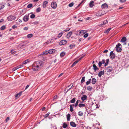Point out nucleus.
Wrapping results in <instances>:
<instances>
[{"mask_svg":"<svg viewBox=\"0 0 129 129\" xmlns=\"http://www.w3.org/2000/svg\"><path fill=\"white\" fill-rule=\"evenodd\" d=\"M44 64V62L42 61L35 62L33 64V70L35 71L39 70L42 68Z\"/></svg>","mask_w":129,"mask_h":129,"instance_id":"obj_1","label":"nucleus"},{"mask_svg":"<svg viewBox=\"0 0 129 129\" xmlns=\"http://www.w3.org/2000/svg\"><path fill=\"white\" fill-rule=\"evenodd\" d=\"M56 51V50L54 49H51L49 50L48 51H45V52L41 53L40 55H44L47 54L48 53H49L50 54H52L55 53Z\"/></svg>","mask_w":129,"mask_h":129,"instance_id":"obj_2","label":"nucleus"},{"mask_svg":"<svg viewBox=\"0 0 129 129\" xmlns=\"http://www.w3.org/2000/svg\"><path fill=\"white\" fill-rule=\"evenodd\" d=\"M121 46V44L120 43H118L116 45V51L118 52H121V48L119 47Z\"/></svg>","mask_w":129,"mask_h":129,"instance_id":"obj_3","label":"nucleus"},{"mask_svg":"<svg viewBox=\"0 0 129 129\" xmlns=\"http://www.w3.org/2000/svg\"><path fill=\"white\" fill-rule=\"evenodd\" d=\"M7 18L8 21H11L14 20L16 18V17L14 16L10 15Z\"/></svg>","mask_w":129,"mask_h":129,"instance_id":"obj_4","label":"nucleus"},{"mask_svg":"<svg viewBox=\"0 0 129 129\" xmlns=\"http://www.w3.org/2000/svg\"><path fill=\"white\" fill-rule=\"evenodd\" d=\"M51 7L53 9H55L57 7V4L55 2H52L51 5Z\"/></svg>","mask_w":129,"mask_h":129,"instance_id":"obj_5","label":"nucleus"},{"mask_svg":"<svg viewBox=\"0 0 129 129\" xmlns=\"http://www.w3.org/2000/svg\"><path fill=\"white\" fill-rule=\"evenodd\" d=\"M29 19V15H25L23 18V20L24 21L26 22Z\"/></svg>","mask_w":129,"mask_h":129,"instance_id":"obj_6","label":"nucleus"},{"mask_svg":"<svg viewBox=\"0 0 129 129\" xmlns=\"http://www.w3.org/2000/svg\"><path fill=\"white\" fill-rule=\"evenodd\" d=\"M83 57H81V58H79V59L77 60L76 61H75L74 63H73V64L71 66V67H72L73 66H75L76 64H77L79 61L81 60L82 58H83Z\"/></svg>","mask_w":129,"mask_h":129,"instance_id":"obj_7","label":"nucleus"},{"mask_svg":"<svg viewBox=\"0 0 129 129\" xmlns=\"http://www.w3.org/2000/svg\"><path fill=\"white\" fill-rule=\"evenodd\" d=\"M67 41L65 40H62L59 43V45H64L67 43Z\"/></svg>","mask_w":129,"mask_h":129,"instance_id":"obj_8","label":"nucleus"},{"mask_svg":"<svg viewBox=\"0 0 129 129\" xmlns=\"http://www.w3.org/2000/svg\"><path fill=\"white\" fill-rule=\"evenodd\" d=\"M106 70L107 72H110L112 70L113 68L111 67H108L107 68Z\"/></svg>","mask_w":129,"mask_h":129,"instance_id":"obj_9","label":"nucleus"},{"mask_svg":"<svg viewBox=\"0 0 129 129\" xmlns=\"http://www.w3.org/2000/svg\"><path fill=\"white\" fill-rule=\"evenodd\" d=\"M108 7V6L106 3H104L102 5V8H107Z\"/></svg>","mask_w":129,"mask_h":129,"instance_id":"obj_10","label":"nucleus"},{"mask_svg":"<svg viewBox=\"0 0 129 129\" xmlns=\"http://www.w3.org/2000/svg\"><path fill=\"white\" fill-rule=\"evenodd\" d=\"M87 99V96L86 95H82L81 97V100L83 101L86 100Z\"/></svg>","mask_w":129,"mask_h":129,"instance_id":"obj_11","label":"nucleus"},{"mask_svg":"<svg viewBox=\"0 0 129 129\" xmlns=\"http://www.w3.org/2000/svg\"><path fill=\"white\" fill-rule=\"evenodd\" d=\"M48 2L47 1H45L43 3V8H45L47 6L46 5L47 4Z\"/></svg>","mask_w":129,"mask_h":129,"instance_id":"obj_12","label":"nucleus"},{"mask_svg":"<svg viewBox=\"0 0 129 129\" xmlns=\"http://www.w3.org/2000/svg\"><path fill=\"white\" fill-rule=\"evenodd\" d=\"M71 126L73 127H76V125L75 123L73 122H71L70 123Z\"/></svg>","mask_w":129,"mask_h":129,"instance_id":"obj_13","label":"nucleus"},{"mask_svg":"<svg viewBox=\"0 0 129 129\" xmlns=\"http://www.w3.org/2000/svg\"><path fill=\"white\" fill-rule=\"evenodd\" d=\"M30 62V61L29 60V59H28L24 61L23 62V64H26L29 63Z\"/></svg>","mask_w":129,"mask_h":129,"instance_id":"obj_14","label":"nucleus"},{"mask_svg":"<svg viewBox=\"0 0 129 129\" xmlns=\"http://www.w3.org/2000/svg\"><path fill=\"white\" fill-rule=\"evenodd\" d=\"M126 40L127 39L126 37H124L121 39V41L122 42H125L126 41Z\"/></svg>","mask_w":129,"mask_h":129,"instance_id":"obj_15","label":"nucleus"},{"mask_svg":"<svg viewBox=\"0 0 129 129\" xmlns=\"http://www.w3.org/2000/svg\"><path fill=\"white\" fill-rule=\"evenodd\" d=\"M108 23V21L107 20H105L103 22V23L102 24H101L100 26L101 27H103V25H105L106 24H107Z\"/></svg>","mask_w":129,"mask_h":129,"instance_id":"obj_16","label":"nucleus"},{"mask_svg":"<svg viewBox=\"0 0 129 129\" xmlns=\"http://www.w3.org/2000/svg\"><path fill=\"white\" fill-rule=\"evenodd\" d=\"M22 67H23V66L22 65V66H20L19 67H18L17 66V67H14L12 69V71H15L17 69H19V68H20Z\"/></svg>","mask_w":129,"mask_h":129,"instance_id":"obj_17","label":"nucleus"},{"mask_svg":"<svg viewBox=\"0 0 129 129\" xmlns=\"http://www.w3.org/2000/svg\"><path fill=\"white\" fill-rule=\"evenodd\" d=\"M104 74V71H100L98 74V76L99 77H101L102 75H103Z\"/></svg>","mask_w":129,"mask_h":129,"instance_id":"obj_18","label":"nucleus"},{"mask_svg":"<svg viewBox=\"0 0 129 129\" xmlns=\"http://www.w3.org/2000/svg\"><path fill=\"white\" fill-rule=\"evenodd\" d=\"M96 81V80L95 78H93L92 79V84H94Z\"/></svg>","mask_w":129,"mask_h":129,"instance_id":"obj_19","label":"nucleus"},{"mask_svg":"<svg viewBox=\"0 0 129 129\" xmlns=\"http://www.w3.org/2000/svg\"><path fill=\"white\" fill-rule=\"evenodd\" d=\"M72 33L71 31L69 32L67 35V37L68 38H69L70 37L72 34Z\"/></svg>","mask_w":129,"mask_h":129,"instance_id":"obj_20","label":"nucleus"},{"mask_svg":"<svg viewBox=\"0 0 129 129\" xmlns=\"http://www.w3.org/2000/svg\"><path fill=\"white\" fill-rule=\"evenodd\" d=\"M94 5L93 1H92L90 3L89 5L90 7H92Z\"/></svg>","mask_w":129,"mask_h":129,"instance_id":"obj_21","label":"nucleus"},{"mask_svg":"<svg viewBox=\"0 0 129 129\" xmlns=\"http://www.w3.org/2000/svg\"><path fill=\"white\" fill-rule=\"evenodd\" d=\"M101 12L100 11H98L96 14V16H100L102 15Z\"/></svg>","mask_w":129,"mask_h":129,"instance_id":"obj_22","label":"nucleus"},{"mask_svg":"<svg viewBox=\"0 0 129 129\" xmlns=\"http://www.w3.org/2000/svg\"><path fill=\"white\" fill-rule=\"evenodd\" d=\"M86 33V31L84 30H82L79 31V33H80V36H82L84 34Z\"/></svg>","mask_w":129,"mask_h":129,"instance_id":"obj_23","label":"nucleus"},{"mask_svg":"<svg viewBox=\"0 0 129 129\" xmlns=\"http://www.w3.org/2000/svg\"><path fill=\"white\" fill-rule=\"evenodd\" d=\"M21 93L22 92H21L15 95V97H20L21 95Z\"/></svg>","mask_w":129,"mask_h":129,"instance_id":"obj_24","label":"nucleus"},{"mask_svg":"<svg viewBox=\"0 0 129 129\" xmlns=\"http://www.w3.org/2000/svg\"><path fill=\"white\" fill-rule=\"evenodd\" d=\"M111 28H109L108 29L105 30L104 31V33L106 34H107L110 31V30L111 29Z\"/></svg>","mask_w":129,"mask_h":129,"instance_id":"obj_25","label":"nucleus"},{"mask_svg":"<svg viewBox=\"0 0 129 129\" xmlns=\"http://www.w3.org/2000/svg\"><path fill=\"white\" fill-rule=\"evenodd\" d=\"M64 33V32H61L58 34V37L59 38L61 37Z\"/></svg>","mask_w":129,"mask_h":129,"instance_id":"obj_26","label":"nucleus"},{"mask_svg":"<svg viewBox=\"0 0 129 129\" xmlns=\"http://www.w3.org/2000/svg\"><path fill=\"white\" fill-rule=\"evenodd\" d=\"M110 56L112 59H114L115 57V55L114 54H110Z\"/></svg>","mask_w":129,"mask_h":129,"instance_id":"obj_27","label":"nucleus"},{"mask_svg":"<svg viewBox=\"0 0 129 129\" xmlns=\"http://www.w3.org/2000/svg\"><path fill=\"white\" fill-rule=\"evenodd\" d=\"M75 47V45L74 44H71L69 46V47L70 49H71Z\"/></svg>","mask_w":129,"mask_h":129,"instance_id":"obj_28","label":"nucleus"},{"mask_svg":"<svg viewBox=\"0 0 129 129\" xmlns=\"http://www.w3.org/2000/svg\"><path fill=\"white\" fill-rule=\"evenodd\" d=\"M93 66L94 68L93 69L95 71L98 69V68L96 66L95 64H93Z\"/></svg>","mask_w":129,"mask_h":129,"instance_id":"obj_29","label":"nucleus"},{"mask_svg":"<svg viewBox=\"0 0 129 129\" xmlns=\"http://www.w3.org/2000/svg\"><path fill=\"white\" fill-rule=\"evenodd\" d=\"M85 104H80L78 105V106L80 107H85Z\"/></svg>","mask_w":129,"mask_h":129,"instance_id":"obj_30","label":"nucleus"},{"mask_svg":"<svg viewBox=\"0 0 129 129\" xmlns=\"http://www.w3.org/2000/svg\"><path fill=\"white\" fill-rule=\"evenodd\" d=\"M91 80V79H89L86 82V85H88L90 83Z\"/></svg>","mask_w":129,"mask_h":129,"instance_id":"obj_31","label":"nucleus"},{"mask_svg":"<svg viewBox=\"0 0 129 129\" xmlns=\"http://www.w3.org/2000/svg\"><path fill=\"white\" fill-rule=\"evenodd\" d=\"M85 77L84 76L83 77L81 81V83H82L84 82L85 81Z\"/></svg>","mask_w":129,"mask_h":129,"instance_id":"obj_32","label":"nucleus"},{"mask_svg":"<svg viewBox=\"0 0 129 129\" xmlns=\"http://www.w3.org/2000/svg\"><path fill=\"white\" fill-rule=\"evenodd\" d=\"M70 115L68 114L67 116V120L68 121H69L70 120Z\"/></svg>","mask_w":129,"mask_h":129,"instance_id":"obj_33","label":"nucleus"},{"mask_svg":"<svg viewBox=\"0 0 129 129\" xmlns=\"http://www.w3.org/2000/svg\"><path fill=\"white\" fill-rule=\"evenodd\" d=\"M65 53L64 52H62L60 54V56L61 57H63L65 55Z\"/></svg>","mask_w":129,"mask_h":129,"instance_id":"obj_34","label":"nucleus"},{"mask_svg":"<svg viewBox=\"0 0 129 129\" xmlns=\"http://www.w3.org/2000/svg\"><path fill=\"white\" fill-rule=\"evenodd\" d=\"M87 89L89 91H91L92 89V87L91 86H89L87 87Z\"/></svg>","mask_w":129,"mask_h":129,"instance_id":"obj_35","label":"nucleus"},{"mask_svg":"<svg viewBox=\"0 0 129 129\" xmlns=\"http://www.w3.org/2000/svg\"><path fill=\"white\" fill-rule=\"evenodd\" d=\"M79 31H77L75 33V34L77 35V36H79V35H80V33H79Z\"/></svg>","mask_w":129,"mask_h":129,"instance_id":"obj_36","label":"nucleus"},{"mask_svg":"<svg viewBox=\"0 0 129 129\" xmlns=\"http://www.w3.org/2000/svg\"><path fill=\"white\" fill-rule=\"evenodd\" d=\"M78 114L80 116H82L83 115V113L82 112L79 111L78 112Z\"/></svg>","mask_w":129,"mask_h":129,"instance_id":"obj_37","label":"nucleus"},{"mask_svg":"<svg viewBox=\"0 0 129 129\" xmlns=\"http://www.w3.org/2000/svg\"><path fill=\"white\" fill-rule=\"evenodd\" d=\"M41 9L40 7L37 8L36 10V11L37 12H39L41 11Z\"/></svg>","mask_w":129,"mask_h":129,"instance_id":"obj_38","label":"nucleus"},{"mask_svg":"<svg viewBox=\"0 0 129 129\" xmlns=\"http://www.w3.org/2000/svg\"><path fill=\"white\" fill-rule=\"evenodd\" d=\"M75 98H74L70 100V102L72 103H73L75 102Z\"/></svg>","mask_w":129,"mask_h":129,"instance_id":"obj_39","label":"nucleus"},{"mask_svg":"<svg viewBox=\"0 0 129 129\" xmlns=\"http://www.w3.org/2000/svg\"><path fill=\"white\" fill-rule=\"evenodd\" d=\"M33 36V34H29L27 35V37L28 38H30Z\"/></svg>","mask_w":129,"mask_h":129,"instance_id":"obj_40","label":"nucleus"},{"mask_svg":"<svg viewBox=\"0 0 129 129\" xmlns=\"http://www.w3.org/2000/svg\"><path fill=\"white\" fill-rule=\"evenodd\" d=\"M109 59H107L106 60V62L105 63L104 66H107L109 62Z\"/></svg>","mask_w":129,"mask_h":129,"instance_id":"obj_41","label":"nucleus"},{"mask_svg":"<svg viewBox=\"0 0 129 129\" xmlns=\"http://www.w3.org/2000/svg\"><path fill=\"white\" fill-rule=\"evenodd\" d=\"M67 126V124L65 123H63V127L64 128H66Z\"/></svg>","mask_w":129,"mask_h":129,"instance_id":"obj_42","label":"nucleus"},{"mask_svg":"<svg viewBox=\"0 0 129 129\" xmlns=\"http://www.w3.org/2000/svg\"><path fill=\"white\" fill-rule=\"evenodd\" d=\"M70 110L71 112H72L73 111V107L72 105H70Z\"/></svg>","mask_w":129,"mask_h":129,"instance_id":"obj_43","label":"nucleus"},{"mask_svg":"<svg viewBox=\"0 0 129 129\" xmlns=\"http://www.w3.org/2000/svg\"><path fill=\"white\" fill-rule=\"evenodd\" d=\"M26 41H22V43H21L20 45V46H21L22 47H23L24 46H25V45L24 44H22V43H24L25 42H26Z\"/></svg>","mask_w":129,"mask_h":129,"instance_id":"obj_44","label":"nucleus"},{"mask_svg":"<svg viewBox=\"0 0 129 129\" xmlns=\"http://www.w3.org/2000/svg\"><path fill=\"white\" fill-rule=\"evenodd\" d=\"M33 6V5L31 4H28L27 6V7L28 8H30L31 7Z\"/></svg>","mask_w":129,"mask_h":129,"instance_id":"obj_45","label":"nucleus"},{"mask_svg":"<svg viewBox=\"0 0 129 129\" xmlns=\"http://www.w3.org/2000/svg\"><path fill=\"white\" fill-rule=\"evenodd\" d=\"M74 5V3H73V2H72L70 3L69 5H68V6L69 7H71L72 6H73V5Z\"/></svg>","mask_w":129,"mask_h":129,"instance_id":"obj_46","label":"nucleus"},{"mask_svg":"<svg viewBox=\"0 0 129 129\" xmlns=\"http://www.w3.org/2000/svg\"><path fill=\"white\" fill-rule=\"evenodd\" d=\"M78 102H79V100H78L77 101L76 103H75V104L74 105V106L75 107H76L77 106Z\"/></svg>","mask_w":129,"mask_h":129,"instance_id":"obj_47","label":"nucleus"},{"mask_svg":"<svg viewBox=\"0 0 129 129\" xmlns=\"http://www.w3.org/2000/svg\"><path fill=\"white\" fill-rule=\"evenodd\" d=\"M10 53H11L12 54H14L16 53V52L14 51V50H11Z\"/></svg>","mask_w":129,"mask_h":129,"instance_id":"obj_48","label":"nucleus"},{"mask_svg":"<svg viewBox=\"0 0 129 129\" xmlns=\"http://www.w3.org/2000/svg\"><path fill=\"white\" fill-rule=\"evenodd\" d=\"M50 114L49 112L48 113L44 116V117L45 118L47 117Z\"/></svg>","mask_w":129,"mask_h":129,"instance_id":"obj_49","label":"nucleus"},{"mask_svg":"<svg viewBox=\"0 0 129 129\" xmlns=\"http://www.w3.org/2000/svg\"><path fill=\"white\" fill-rule=\"evenodd\" d=\"M4 7V6L3 5L0 4V10L3 8Z\"/></svg>","mask_w":129,"mask_h":129,"instance_id":"obj_50","label":"nucleus"},{"mask_svg":"<svg viewBox=\"0 0 129 129\" xmlns=\"http://www.w3.org/2000/svg\"><path fill=\"white\" fill-rule=\"evenodd\" d=\"M70 28H67V29H66L65 30H64L63 31V32H66L69 31V30L70 29Z\"/></svg>","mask_w":129,"mask_h":129,"instance_id":"obj_51","label":"nucleus"},{"mask_svg":"<svg viewBox=\"0 0 129 129\" xmlns=\"http://www.w3.org/2000/svg\"><path fill=\"white\" fill-rule=\"evenodd\" d=\"M88 36V33H86L84 34L83 36V37L84 38H86Z\"/></svg>","mask_w":129,"mask_h":129,"instance_id":"obj_52","label":"nucleus"},{"mask_svg":"<svg viewBox=\"0 0 129 129\" xmlns=\"http://www.w3.org/2000/svg\"><path fill=\"white\" fill-rule=\"evenodd\" d=\"M5 28V27L4 26H2L1 28V29L2 30H4Z\"/></svg>","mask_w":129,"mask_h":129,"instance_id":"obj_53","label":"nucleus"},{"mask_svg":"<svg viewBox=\"0 0 129 129\" xmlns=\"http://www.w3.org/2000/svg\"><path fill=\"white\" fill-rule=\"evenodd\" d=\"M35 17V15L33 14L31 15L30 16L31 18L33 19Z\"/></svg>","mask_w":129,"mask_h":129,"instance_id":"obj_54","label":"nucleus"},{"mask_svg":"<svg viewBox=\"0 0 129 129\" xmlns=\"http://www.w3.org/2000/svg\"><path fill=\"white\" fill-rule=\"evenodd\" d=\"M80 126L81 127V128L82 129H84V128L85 127L84 125L83 124H81L80 125Z\"/></svg>","mask_w":129,"mask_h":129,"instance_id":"obj_55","label":"nucleus"},{"mask_svg":"<svg viewBox=\"0 0 129 129\" xmlns=\"http://www.w3.org/2000/svg\"><path fill=\"white\" fill-rule=\"evenodd\" d=\"M102 64V63L100 61H99L98 63V65L100 67L101 66Z\"/></svg>","mask_w":129,"mask_h":129,"instance_id":"obj_56","label":"nucleus"},{"mask_svg":"<svg viewBox=\"0 0 129 129\" xmlns=\"http://www.w3.org/2000/svg\"><path fill=\"white\" fill-rule=\"evenodd\" d=\"M102 63L104 64L105 62V60L103 59L101 62Z\"/></svg>","mask_w":129,"mask_h":129,"instance_id":"obj_57","label":"nucleus"},{"mask_svg":"<svg viewBox=\"0 0 129 129\" xmlns=\"http://www.w3.org/2000/svg\"><path fill=\"white\" fill-rule=\"evenodd\" d=\"M9 117H7L6 119V122H7L9 120Z\"/></svg>","mask_w":129,"mask_h":129,"instance_id":"obj_58","label":"nucleus"},{"mask_svg":"<svg viewBox=\"0 0 129 129\" xmlns=\"http://www.w3.org/2000/svg\"><path fill=\"white\" fill-rule=\"evenodd\" d=\"M121 2H124L126 1V0H120Z\"/></svg>","mask_w":129,"mask_h":129,"instance_id":"obj_59","label":"nucleus"},{"mask_svg":"<svg viewBox=\"0 0 129 129\" xmlns=\"http://www.w3.org/2000/svg\"><path fill=\"white\" fill-rule=\"evenodd\" d=\"M28 29V28L26 27H24L23 28L24 30H27Z\"/></svg>","mask_w":129,"mask_h":129,"instance_id":"obj_60","label":"nucleus"},{"mask_svg":"<svg viewBox=\"0 0 129 129\" xmlns=\"http://www.w3.org/2000/svg\"><path fill=\"white\" fill-rule=\"evenodd\" d=\"M63 74V73H61L58 76V77H60L61 76H62Z\"/></svg>","mask_w":129,"mask_h":129,"instance_id":"obj_61","label":"nucleus"},{"mask_svg":"<svg viewBox=\"0 0 129 129\" xmlns=\"http://www.w3.org/2000/svg\"><path fill=\"white\" fill-rule=\"evenodd\" d=\"M57 98V96H55L54 97V98H53V99L54 100L56 99Z\"/></svg>","mask_w":129,"mask_h":129,"instance_id":"obj_62","label":"nucleus"},{"mask_svg":"<svg viewBox=\"0 0 129 129\" xmlns=\"http://www.w3.org/2000/svg\"><path fill=\"white\" fill-rule=\"evenodd\" d=\"M29 87V85H27L25 87V89L26 90Z\"/></svg>","mask_w":129,"mask_h":129,"instance_id":"obj_63","label":"nucleus"},{"mask_svg":"<svg viewBox=\"0 0 129 129\" xmlns=\"http://www.w3.org/2000/svg\"><path fill=\"white\" fill-rule=\"evenodd\" d=\"M17 27V26L15 25H13L12 26V28H16Z\"/></svg>","mask_w":129,"mask_h":129,"instance_id":"obj_64","label":"nucleus"}]
</instances>
